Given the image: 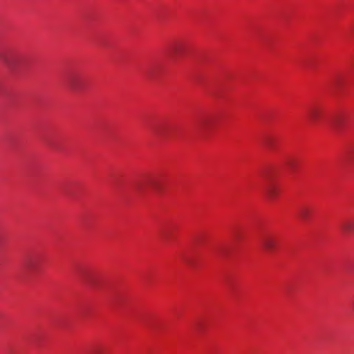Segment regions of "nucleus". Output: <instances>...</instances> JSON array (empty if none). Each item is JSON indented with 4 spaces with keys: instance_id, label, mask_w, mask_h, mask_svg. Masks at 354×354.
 Instances as JSON below:
<instances>
[{
    "instance_id": "nucleus-1",
    "label": "nucleus",
    "mask_w": 354,
    "mask_h": 354,
    "mask_svg": "<svg viewBox=\"0 0 354 354\" xmlns=\"http://www.w3.org/2000/svg\"><path fill=\"white\" fill-rule=\"evenodd\" d=\"M263 248L268 252H274L278 245V240L276 237L268 235L263 238L261 241Z\"/></svg>"
},
{
    "instance_id": "nucleus-2",
    "label": "nucleus",
    "mask_w": 354,
    "mask_h": 354,
    "mask_svg": "<svg viewBox=\"0 0 354 354\" xmlns=\"http://www.w3.org/2000/svg\"><path fill=\"white\" fill-rule=\"evenodd\" d=\"M309 120L313 123H318L322 118L323 110L319 106H313L308 111Z\"/></svg>"
},
{
    "instance_id": "nucleus-3",
    "label": "nucleus",
    "mask_w": 354,
    "mask_h": 354,
    "mask_svg": "<svg viewBox=\"0 0 354 354\" xmlns=\"http://www.w3.org/2000/svg\"><path fill=\"white\" fill-rule=\"evenodd\" d=\"M264 192L268 198L272 199L278 194L279 189L276 185L270 183L265 187Z\"/></svg>"
},
{
    "instance_id": "nucleus-4",
    "label": "nucleus",
    "mask_w": 354,
    "mask_h": 354,
    "mask_svg": "<svg viewBox=\"0 0 354 354\" xmlns=\"http://www.w3.org/2000/svg\"><path fill=\"white\" fill-rule=\"evenodd\" d=\"M341 228L345 234H351L354 232V221L350 219L342 221Z\"/></svg>"
},
{
    "instance_id": "nucleus-5",
    "label": "nucleus",
    "mask_w": 354,
    "mask_h": 354,
    "mask_svg": "<svg viewBox=\"0 0 354 354\" xmlns=\"http://www.w3.org/2000/svg\"><path fill=\"white\" fill-rule=\"evenodd\" d=\"M155 184H156V182L153 179L146 178V179H143V180L136 183V188L138 191L142 192L145 189V185L147 186V185H151L152 187H156Z\"/></svg>"
},
{
    "instance_id": "nucleus-6",
    "label": "nucleus",
    "mask_w": 354,
    "mask_h": 354,
    "mask_svg": "<svg viewBox=\"0 0 354 354\" xmlns=\"http://www.w3.org/2000/svg\"><path fill=\"white\" fill-rule=\"evenodd\" d=\"M70 87L73 90H78L80 87L75 77H71L68 82Z\"/></svg>"
},
{
    "instance_id": "nucleus-7",
    "label": "nucleus",
    "mask_w": 354,
    "mask_h": 354,
    "mask_svg": "<svg viewBox=\"0 0 354 354\" xmlns=\"http://www.w3.org/2000/svg\"><path fill=\"white\" fill-rule=\"evenodd\" d=\"M310 215V209L308 208H303L299 212V216L303 220H306Z\"/></svg>"
},
{
    "instance_id": "nucleus-8",
    "label": "nucleus",
    "mask_w": 354,
    "mask_h": 354,
    "mask_svg": "<svg viewBox=\"0 0 354 354\" xmlns=\"http://www.w3.org/2000/svg\"><path fill=\"white\" fill-rule=\"evenodd\" d=\"M341 118L340 117H337L336 118H335L333 122H332V126L335 128V129H337L339 127V122H340V120H341Z\"/></svg>"
},
{
    "instance_id": "nucleus-9",
    "label": "nucleus",
    "mask_w": 354,
    "mask_h": 354,
    "mask_svg": "<svg viewBox=\"0 0 354 354\" xmlns=\"http://www.w3.org/2000/svg\"><path fill=\"white\" fill-rule=\"evenodd\" d=\"M181 48L180 44H176L173 46V50L175 54H178Z\"/></svg>"
},
{
    "instance_id": "nucleus-10",
    "label": "nucleus",
    "mask_w": 354,
    "mask_h": 354,
    "mask_svg": "<svg viewBox=\"0 0 354 354\" xmlns=\"http://www.w3.org/2000/svg\"><path fill=\"white\" fill-rule=\"evenodd\" d=\"M5 62H6V64L8 66H10V67H12V66H14V65H15V64H14L13 62H11L10 59H5Z\"/></svg>"
}]
</instances>
